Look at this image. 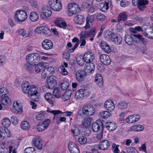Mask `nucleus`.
<instances>
[{
  "mask_svg": "<svg viewBox=\"0 0 153 153\" xmlns=\"http://www.w3.org/2000/svg\"><path fill=\"white\" fill-rule=\"evenodd\" d=\"M40 55L37 53H31L28 54L26 59L27 63L33 66L36 65L39 62Z\"/></svg>",
  "mask_w": 153,
  "mask_h": 153,
  "instance_id": "1",
  "label": "nucleus"
},
{
  "mask_svg": "<svg viewBox=\"0 0 153 153\" xmlns=\"http://www.w3.org/2000/svg\"><path fill=\"white\" fill-rule=\"evenodd\" d=\"M27 17V15L26 12L22 10L17 11L14 16L15 21L18 22L24 21Z\"/></svg>",
  "mask_w": 153,
  "mask_h": 153,
  "instance_id": "2",
  "label": "nucleus"
},
{
  "mask_svg": "<svg viewBox=\"0 0 153 153\" xmlns=\"http://www.w3.org/2000/svg\"><path fill=\"white\" fill-rule=\"evenodd\" d=\"M82 114L83 115L92 116L95 110L94 108L90 105L85 104L82 107Z\"/></svg>",
  "mask_w": 153,
  "mask_h": 153,
  "instance_id": "3",
  "label": "nucleus"
},
{
  "mask_svg": "<svg viewBox=\"0 0 153 153\" xmlns=\"http://www.w3.org/2000/svg\"><path fill=\"white\" fill-rule=\"evenodd\" d=\"M48 3L51 8L54 11H59L62 8L61 3L58 2V0H49Z\"/></svg>",
  "mask_w": 153,
  "mask_h": 153,
  "instance_id": "4",
  "label": "nucleus"
},
{
  "mask_svg": "<svg viewBox=\"0 0 153 153\" xmlns=\"http://www.w3.org/2000/svg\"><path fill=\"white\" fill-rule=\"evenodd\" d=\"M108 39L117 45H120L122 42V39L120 36H116L111 32L108 35Z\"/></svg>",
  "mask_w": 153,
  "mask_h": 153,
  "instance_id": "5",
  "label": "nucleus"
},
{
  "mask_svg": "<svg viewBox=\"0 0 153 153\" xmlns=\"http://www.w3.org/2000/svg\"><path fill=\"white\" fill-rule=\"evenodd\" d=\"M37 88L34 85H31L29 93L28 94V95L30 96V99L33 101H37L38 96L37 94Z\"/></svg>",
  "mask_w": 153,
  "mask_h": 153,
  "instance_id": "6",
  "label": "nucleus"
},
{
  "mask_svg": "<svg viewBox=\"0 0 153 153\" xmlns=\"http://www.w3.org/2000/svg\"><path fill=\"white\" fill-rule=\"evenodd\" d=\"M42 13L41 14V17L42 19L47 18L50 16L52 14V11L50 8L46 6L43 7L42 8Z\"/></svg>",
  "mask_w": 153,
  "mask_h": 153,
  "instance_id": "7",
  "label": "nucleus"
},
{
  "mask_svg": "<svg viewBox=\"0 0 153 153\" xmlns=\"http://www.w3.org/2000/svg\"><path fill=\"white\" fill-rule=\"evenodd\" d=\"M53 77L51 76L47 80L46 86L49 89H52L57 85L56 81L53 79Z\"/></svg>",
  "mask_w": 153,
  "mask_h": 153,
  "instance_id": "8",
  "label": "nucleus"
},
{
  "mask_svg": "<svg viewBox=\"0 0 153 153\" xmlns=\"http://www.w3.org/2000/svg\"><path fill=\"white\" fill-rule=\"evenodd\" d=\"M54 22L57 26L60 27L65 29L67 27L66 23L63 20L62 18L59 17L55 18Z\"/></svg>",
  "mask_w": 153,
  "mask_h": 153,
  "instance_id": "9",
  "label": "nucleus"
},
{
  "mask_svg": "<svg viewBox=\"0 0 153 153\" xmlns=\"http://www.w3.org/2000/svg\"><path fill=\"white\" fill-rule=\"evenodd\" d=\"M68 148L71 153H79L78 146L74 142H69L68 144Z\"/></svg>",
  "mask_w": 153,
  "mask_h": 153,
  "instance_id": "10",
  "label": "nucleus"
},
{
  "mask_svg": "<svg viewBox=\"0 0 153 153\" xmlns=\"http://www.w3.org/2000/svg\"><path fill=\"white\" fill-rule=\"evenodd\" d=\"M13 107L12 111L15 114H21L22 112L23 109L21 105L17 102L14 101L13 104Z\"/></svg>",
  "mask_w": 153,
  "mask_h": 153,
  "instance_id": "11",
  "label": "nucleus"
},
{
  "mask_svg": "<svg viewBox=\"0 0 153 153\" xmlns=\"http://www.w3.org/2000/svg\"><path fill=\"white\" fill-rule=\"evenodd\" d=\"M140 116L137 114H134L128 116L126 119V122L131 123L137 122L140 119Z\"/></svg>",
  "mask_w": 153,
  "mask_h": 153,
  "instance_id": "12",
  "label": "nucleus"
},
{
  "mask_svg": "<svg viewBox=\"0 0 153 153\" xmlns=\"http://www.w3.org/2000/svg\"><path fill=\"white\" fill-rule=\"evenodd\" d=\"M94 55L92 52H87L83 56L84 60L86 63L93 62L94 58Z\"/></svg>",
  "mask_w": 153,
  "mask_h": 153,
  "instance_id": "13",
  "label": "nucleus"
},
{
  "mask_svg": "<svg viewBox=\"0 0 153 153\" xmlns=\"http://www.w3.org/2000/svg\"><path fill=\"white\" fill-rule=\"evenodd\" d=\"M136 3L137 8L140 10H143L146 8L149 1L147 0H137Z\"/></svg>",
  "mask_w": 153,
  "mask_h": 153,
  "instance_id": "14",
  "label": "nucleus"
},
{
  "mask_svg": "<svg viewBox=\"0 0 153 153\" xmlns=\"http://www.w3.org/2000/svg\"><path fill=\"white\" fill-rule=\"evenodd\" d=\"M100 61L105 65H108L111 62L109 57L106 54H102L100 56Z\"/></svg>",
  "mask_w": 153,
  "mask_h": 153,
  "instance_id": "15",
  "label": "nucleus"
},
{
  "mask_svg": "<svg viewBox=\"0 0 153 153\" xmlns=\"http://www.w3.org/2000/svg\"><path fill=\"white\" fill-rule=\"evenodd\" d=\"M104 107L105 108L109 111H113L115 107L113 102L111 100H108L105 102Z\"/></svg>",
  "mask_w": 153,
  "mask_h": 153,
  "instance_id": "16",
  "label": "nucleus"
},
{
  "mask_svg": "<svg viewBox=\"0 0 153 153\" xmlns=\"http://www.w3.org/2000/svg\"><path fill=\"white\" fill-rule=\"evenodd\" d=\"M42 46L43 49L48 50L51 49L53 47V44L50 40L46 39L42 42Z\"/></svg>",
  "mask_w": 153,
  "mask_h": 153,
  "instance_id": "17",
  "label": "nucleus"
},
{
  "mask_svg": "<svg viewBox=\"0 0 153 153\" xmlns=\"http://www.w3.org/2000/svg\"><path fill=\"white\" fill-rule=\"evenodd\" d=\"M96 28H94L86 31L82 32L81 33L86 38L89 37H93L96 34Z\"/></svg>",
  "mask_w": 153,
  "mask_h": 153,
  "instance_id": "18",
  "label": "nucleus"
},
{
  "mask_svg": "<svg viewBox=\"0 0 153 153\" xmlns=\"http://www.w3.org/2000/svg\"><path fill=\"white\" fill-rule=\"evenodd\" d=\"M142 33L146 37L149 39H153V29L149 27L142 31Z\"/></svg>",
  "mask_w": 153,
  "mask_h": 153,
  "instance_id": "19",
  "label": "nucleus"
},
{
  "mask_svg": "<svg viewBox=\"0 0 153 153\" xmlns=\"http://www.w3.org/2000/svg\"><path fill=\"white\" fill-rule=\"evenodd\" d=\"M36 31L39 33H43L45 35H48L50 32V30L46 26H42L37 27L35 30Z\"/></svg>",
  "mask_w": 153,
  "mask_h": 153,
  "instance_id": "20",
  "label": "nucleus"
},
{
  "mask_svg": "<svg viewBox=\"0 0 153 153\" xmlns=\"http://www.w3.org/2000/svg\"><path fill=\"white\" fill-rule=\"evenodd\" d=\"M96 122L94 123L92 126L93 131L95 132L99 131L100 128L103 126V123L101 121L97 120Z\"/></svg>",
  "mask_w": 153,
  "mask_h": 153,
  "instance_id": "21",
  "label": "nucleus"
},
{
  "mask_svg": "<svg viewBox=\"0 0 153 153\" xmlns=\"http://www.w3.org/2000/svg\"><path fill=\"white\" fill-rule=\"evenodd\" d=\"M10 136V131L7 129L2 127H0V137L4 139Z\"/></svg>",
  "mask_w": 153,
  "mask_h": 153,
  "instance_id": "22",
  "label": "nucleus"
},
{
  "mask_svg": "<svg viewBox=\"0 0 153 153\" xmlns=\"http://www.w3.org/2000/svg\"><path fill=\"white\" fill-rule=\"evenodd\" d=\"M110 145V143L108 140H103L100 142L99 148L100 149L105 150L107 149Z\"/></svg>",
  "mask_w": 153,
  "mask_h": 153,
  "instance_id": "23",
  "label": "nucleus"
},
{
  "mask_svg": "<svg viewBox=\"0 0 153 153\" xmlns=\"http://www.w3.org/2000/svg\"><path fill=\"white\" fill-rule=\"evenodd\" d=\"M31 86L28 82L25 81L22 85V91L24 93L28 94L29 93Z\"/></svg>",
  "mask_w": 153,
  "mask_h": 153,
  "instance_id": "24",
  "label": "nucleus"
},
{
  "mask_svg": "<svg viewBox=\"0 0 153 153\" xmlns=\"http://www.w3.org/2000/svg\"><path fill=\"white\" fill-rule=\"evenodd\" d=\"M87 91L84 89H80L75 94V98L76 99H81L84 96L85 94L87 92Z\"/></svg>",
  "mask_w": 153,
  "mask_h": 153,
  "instance_id": "25",
  "label": "nucleus"
},
{
  "mask_svg": "<svg viewBox=\"0 0 153 153\" xmlns=\"http://www.w3.org/2000/svg\"><path fill=\"white\" fill-rule=\"evenodd\" d=\"M34 145L39 149H41L42 146V141L40 138L39 137L35 138L33 140Z\"/></svg>",
  "mask_w": 153,
  "mask_h": 153,
  "instance_id": "26",
  "label": "nucleus"
},
{
  "mask_svg": "<svg viewBox=\"0 0 153 153\" xmlns=\"http://www.w3.org/2000/svg\"><path fill=\"white\" fill-rule=\"evenodd\" d=\"M95 82L97 85L100 87H102L103 85L102 76L99 74H97L95 78Z\"/></svg>",
  "mask_w": 153,
  "mask_h": 153,
  "instance_id": "27",
  "label": "nucleus"
},
{
  "mask_svg": "<svg viewBox=\"0 0 153 153\" xmlns=\"http://www.w3.org/2000/svg\"><path fill=\"white\" fill-rule=\"evenodd\" d=\"M127 14L126 12L120 13L117 17V22H119L121 21H126L127 19Z\"/></svg>",
  "mask_w": 153,
  "mask_h": 153,
  "instance_id": "28",
  "label": "nucleus"
},
{
  "mask_svg": "<svg viewBox=\"0 0 153 153\" xmlns=\"http://www.w3.org/2000/svg\"><path fill=\"white\" fill-rule=\"evenodd\" d=\"M116 127V125L112 122L106 123L105 124V128L110 131L114 130Z\"/></svg>",
  "mask_w": 153,
  "mask_h": 153,
  "instance_id": "29",
  "label": "nucleus"
},
{
  "mask_svg": "<svg viewBox=\"0 0 153 153\" xmlns=\"http://www.w3.org/2000/svg\"><path fill=\"white\" fill-rule=\"evenodd\" d=\"M0 100V103L3 105L6 106L11 104V100L10 98L7 96H5L2 97Z\"/></svg>",
  "mask_w": 153,
  "mask_h": 153,
  "instance_id": "30",
  "label": "nucleus"
},
{
  "mask_svg": "<svg viewBox=\"0 0 153 153\" xmlns=\"http://www.w3.org/2000/svg\"><path fill=\"white\" fill-rule=\"evenodd\" d=\"M45 98L48 102L53 105L54 102L55 98L53 97L52 94L49 93H46L45 95Z\"/></svg>",
  "mask_w": 153,
  "mask_h": 153,
  "instance_id": "31",
  "label": "nucleus"
},
{
  "mask_svg": "<svg viewBox=\"0 0 153 153\" xmlns=\"http://www.w3.org/2000/svg\"><path fill=\"white\" fill-rule=\"evenodd\" d=\"M85 20L84 17L81 15L76 16L74 19V20L75 22L79 25L82 24L84 22Z\"/></svg>",
  "mask_w": 153,
  "mask_h": 153,
  "instance_id": "32",
  "label": "nucleus"
},
{
  "mask_svg": "<svg viewBox=\"0 0 153 153\" xmlns=\"http://www.w3.org/2000/svg\"><path fill=\"white\" fill-rule=\"evenodd\" d=\"M85 70H88L89 73L94 71L95 69V65L93 62L86 63L85 65Z\"/></svg>",
  "mask_w": 153,
  "mask_h": 153,
  "instance_id": "33",
  "label": "nucleus"
},
{
  "mask_svg": "<svg viewBox=\"0 0 153 153\" xmlns=\"http://www.w3.org/2000/svg\"><path fill=\"white\" fill-rule=\"evenodd\" d=\"M144 129V127L140 125H136L131 126L130 128L131 131L138 132L143 131Z\"/></svg>",
  "mask_w": 153,
  "mask_h": 153,
  "instance_id": "34",
  "label": "nucleus"
},
{
  "mask_svg": "<svg viewBox=\"0 0 153 153\" xmlns=\"http://www.w3.org/2000/svg\"><path fill=\"white\" fill-rule=\"evenodd\" d=\"M71 131L74 136H78L80 133V130L77 125H73L71 127Z\"/></svg>",
  "mask_w": 153,
  "mask_h": 153,
  "instance_id": "35",
  "label": "nucleus"
},
{
  "mask_svg": "<svg viewBox=\"0 0 153 153\" xmlns=\"http://www.w3.org/2000/svg\"><path fill=\"white\" fill-rule=\"evenodd\" d=\"M44 65V63H40L36 64L35 67V70L36 73H39L41 71V70H43L45 67Z\"/></svg>",
  "mask_w": 153,
  "mask_h": 153,
  "instance_id": "36",
  "label": "nucleus"
},
{
  "mask_svg": "<svg viewBox=\"0 0 153 153\" xmlns=\"http://www.w3.org/2000/svg\"><path fill=\"white\" fill-rule=\"evenodd\" d=\"M85 72L84 71L81 70L79 71L76 74V79L79 81H82L84 76Z\"/></svg>",
  "mask_w": 153,
  "mask_h": 153,
  "instance_id": "37",
  "label": "nucleus"
},
{
  "mask_svg": "<svg viewBox=\"0 0 153 153\" xmlns=\"http://www.w3.org/2000/svg\"><path fill=\"white\" fill-rule=\"evenodd\" d=\"M125 41L127 44L130 45H132L134 43L132 37L131 36L129 35H125Z\"/></svg>",
  "mask_w": 153,
  "mask_h": 153,
  "instance_id": "38",
  "label": "nucleus"
},
{
  "mask_svg": "<svg viewBox=\"0 0 153 153\" xmlns=\"http://www.w3.org/2000/svg\"><path fill=\"white\" fill-rule=\"evenodd\" d=\"M91 120L89 118H85L82 121V126L84 127H87L89 126L91 124Z\"/></svg>",
  "mask_w": 153,
  "mask_h": 153,
  "instance_id": "39",
  "label": "nucleus"
},
{
  "mask_svg": "<svg viewBox=\"0 0 153 153\" xmlns=\"http://www.w3.org/2000/svg\"><path fill=\"white\" fill-rule=\"evenodd\" d=\"M30 19L32 21L36 22L38 19V15L36 12H32L30 14Z\"/></svg>",
  "mask_w": 153,
  "mask_h": 153,
  "instance_id": "40",
  "label": "nucleus"
},
{
  "mask_svg": "<svg viewBox=\"0 0 153 153\" xmlns=\"http://www.w3.org/2000/svg\"><path fill=\"white\" fill-rule=\"evenodd\" d=\"M1 124L4 128H7L10 124V122L9 119L7 117H4L1 120Z\"/></svg>",
  "mask_w": 153,
  "mask_h": 153,
  "instance_id": "41",
  "label": "nucleus"
},
{
  "mask_svg": "<svg viewBox=\"0 0 153 153\" xmlns=\"http://www.w3.org/2000/svg\"><path fill=\"white\" fill-rule=\"evenodd\" d=\"M111 114L110 113L107 111H103L100 112V116L103 118H108Z\"/></svg>",
  "mask_w": 153,
  "mask_h": 153,
  "instance_id": "42",
  "label": "nucleus"
},
{
  "mask_svg": "<svg viewBox=\"0 0 153 153\" xmlns=\"http://www.w3.org/2000/svg\"><path fill=\"white\" fill-rule=\"evenodd\" d=\"M21 128L24 130H27L30 128V125L28 122L26 121H22L21 123Z\"/></svg>",
  "mask_w": 153,
  "mask_h": 153,
  "instance_id": "43",
  "label": "nucleus"
},
{
  "mask_svg": "<svg viewBox=\"0 0 153 153\" xmlns=\"http://www.w3.org/2000/svg\"><path fill=\"white\" fill-rule=\"evenodd\" d=\"M53 94L54 96L57 98H59L61 96V90L58 88L54 89Z\"/></svg>",
  "mask_w": 153,
  "mask_h": 153,
  "instance_id": "44",
  "label": "nucleus"
},
{
  "mask_svg": "<svg viewBox=\"0 0 153 153\" xmlns=\"http://www.w3.org/2000/svg\"><path fill=\"white\" fill-rule=\"evenodd\" d=\"M128 103L124 101L120 102L118 104V107L119 109L123 110L126 109L128 107Z\"/></svg>",
  "mask_w": 153,
  "mask_h": 153,
  "instance_id": "45",
  "label": "nucleus"
},
{
  "mask_svg": "<svg viewBox=\"0 0 153 153\" xmlns=\"http://www.w3.org/2000/svg\"><path fill=\"white\" fill-rule=\"evenodd\" d=\"M100 10L102 12H105L108 9V3H101L100 4Z\"/></svg>",
  "mask_w": 153,
  "mask_h": 153,
  "instance_id": "46",
  "label": "nucleus"
},
{
  "mask_svg": "<svg viewBox=\"0 0 153 153\" xmlns=\"http://www.w3.org/2000/svg\"><path fill=\"white\" fill-rule=\"evenodd\" d=\"M79 38L81 44L80 46H84L86 44V41L85 38H86L83 34H82L81 33L79 34Z\"/></svg>",
  "mask_w": 153,
  "mask_h": 153,
  "instance_id": "47",
  "label": "nucleus"
},
{
  "mask_svg": "<svg viewBox=\"0 0 153 153\" xmlns=\"http://www.w3.org/2000/svg\"><path fill=\"white\" fill-rule=\"evenodd\" d=\"M8 93V91L5 87L2 88L0 89V97L6 96Z\"/></svg>",
  "mask_w": 153,
  "mask_h": 153,
  "instance_id": "48",
  "label": "nucleus"
},
{
  "mask_svg": "<svg viewBox=\"0 0 153 153\" xmlns=\"http://www.w3.org/2000/svg\"><path fill=\"white\" fill-rule=\"evenodd\" d=\"M69 86V83L65 81H63L61 84V88L63 90H65L67 89Z\"/></svg>",
  "mask_w": 153,
  "mask_h": 153,
  "instance_id": "49",
  "label": "nucleus"
},
{
  "mask_svg": "<svg viewBox=\"0 0 153 153\" xmlns=\"http://www.w3.org/2000/svg\"><path fill=\"white\" fill-rule=\"evenodd\" d=\"M45 113L43 111H41L36 115V118L38 120H42L45 118Z\"/></svg>",
  "mask_w": 153,
  "mask_h": 153,
  "instance_id": "50",
  "label": "nucleus"
},
{
  "mask_svg": "<svg viewBox=\"0 0 153 153\" xmlns=\"http://www.w3.org/2000/svg\"><path fill=\"white\" fill-rule=\"evenodd\" d=\"M36 128L38 131L41 132L47 129L42 123H39L37 125Z\"/></svg>",
  "mask_w": 153,
  "mask_h": 153,
  "instance_id": "51",
  "label": "nucleus"
},
{
  "mask_svg": "<svg viewBox=\"0 0 153 153\" xmlns=\"http://www.w3.org/2000/svg\"><path fill=\"white\" fill-rule=\"evenodd\" d=\"M126 149L127 153H138L137 150L132 147H127Z\"/></svg>",
  "mask_w": 153,
  "mask_h": 153,
  "instance_id": "52",
  "label": "nucleus"
},
{
  "mask_svg": "<svg viewBox=\"0 0 153 153\" xmlns=\"http://www.w3.org/2000/svg\"><path fill=\"white\" fill-rule=\"evenodd\" d=\"M78 140L79 143L82 144H85L87 141V138L83 136H79Z\"/></svg>",
  "mask_w": 153,
  "mask_h": 153,
  "instance_id": "53",
  "label": "nucleus"
},
{
  "mask_svg": "<svg viewBox=\"0 0 153 153\" xmlns=\"http://www.w3.org/2000/svg\"><path fill=\"white\" fill-rule=\"evenodd\" d=\"M76 61L77 64L79 65L82 66L84 63L85 61L84 60L83 57L82 58L81 57L78 56L76 57Z\"/></svg>",
  "mask_w": 153,
  "mask_h": 153,
  "instance_id": "54",
  "label": "nucleus"
},
{
  "mask_svg": "<svg viewBox=\"0 0 153 153\" xmlns=\"http://www.w3.org/2000/svg\"><path fill=\"white\" fill-rule=\"evenodd\" d=\"M24 152L25 153H36V151L34 148L29 147L25 149Z\"/></svg>",
  "mask_w": 153,
  "mask_h": 153,
  "instance_id": "55",
  "label": "nucleus"
},
{
  "mask_svg": "<svg viewBox=\"0 0 153 153\" xmlns=\"http://www.w3.org/2000/svg\"><path fill=\"white\" fill-rule=\"evenodd\" d=\"M51 122V121L50 119H47L45 120L42 123L43 125V126L47 129L50 125Z\"/></svg>",
  "mask_w": 153,
  "mask_h": 153,
  "instance_id": "56",
  "label": "nucleus"
},
{
  "mask_svg": "<svg viewBox=\"0 0 153 153\" xmlns=\"http://www.w3.org/2000/svg\"><path fill=\"white\" fill-rule=\"evenodd\" d=\"M51 76L50 74L49 75L45 69L44 70L42 73L41 76L42 78H45L47 77L48 78L50 76Z\"/></svg>",
  "mask_w": 153,
  "mask_h": 153,
  "instance_id": "57",
  "label": "nucleus"
},
{
  "mask_svg": "<svg viewBox=\"0 0 153 153\" xmlns=\"http://www.w3.org/2000/svg\"><path fill=\"white\" fill-rule=\"evenodd\" d=\"M56 122L58 124H60L61 122H65L66 118L65 117H56L55 119Z\"/></svg>",
  "mask_w": 153,
  "mask_h": 153,
  "instance_id": "58",
  "label": "nucleus"
},
{
  "mask_svg": "<svg viewBox=\"0 0 153 153\" xmlns=\"http://www.w3.org/2000/svg\"><path fill=\"white\" fill-rule=\"evenodd\" d=\"M8 149L2 144L0 145V153H7Z\"/></svg>",
  "mask_w": 153,
  "mask_h": 153,
  "instance_id": "59",
  "label": "nucleus"
},
{
  "mask_svg": "<svg viewBox=\"0 0 153 153\" xmlns=\"http://www.w3.org/2000/svg\"><path fill=\"white\" fill-rule=\"evenodd\" d=\"M25 68L28 72L31 73L33 71V68L32 66L30 64L26 65H25Z\"/></svg>",
  "mask_w": 153,
  "mask_h": 153,
  "instance_id": "60",
  "label": "nucleus"
},
{
  "mask_svg": "<svg viewBox=\"0 0 153 153\" xmlns=\"http://www.w3.org/2000/svg\"><path fill=\"white\" fill-rule=\"evenodd\" d=\"M96 17L97 20L102 21L105 20L106 18L105 16L101 13L98 14L97 15Z\"/></svg>",
  "mask_w": 153,
  "mask_h": 153,
  "instance_id": "61",
  "label": "nucleus"
},
{
  "mask_svg": "<svg viewBox=\"0 0 153 153\" xmlns=\"http://www.w3.org/2000/svg\"><path fill=\"white\" fill-rule=\"evenodd\" d=\"M45 70L47 71V72L49 74V75L50 74L51 75H52L53 74V73H54V68L51 66L48 67L47 68V69Z\"/></svg>",
  "mask_w": 153,
  "mask_h": 153,
  "instance_id": "62",
  "label": "nucleus"
},
{
  "mask_svg": "<svg viewBox=\"0 0 153 153\" xmlns=\"http://www.w3.org/2000/svg\"><path fill=\"white\" fill-rule=\"evenodd\" d=\"M119 145H116L115 144H113L112 145V147L114 152V153H119V150L118 149Z\"/></svg>",
  "mask_w": 153,
  "mask_h": 153,
  "instance_id": "63",
  "label": "nucleus"
},
{
  "mask_svg": "<svg viewBox=\"0 0 153 153\" xmlns=\"http://www.w3.org/2000/svg\"><path fill=\"white\" fill-rule=\"evenodd\" d=\"M60 68L61 70V73L62 75H66L68 74V72L63 65H61Z\"/></svg>",
  "mask_w": 153,
  "mask_h": 153,
  "instance_id": "64",
  "label": "nucleus"
}]
</instances>
